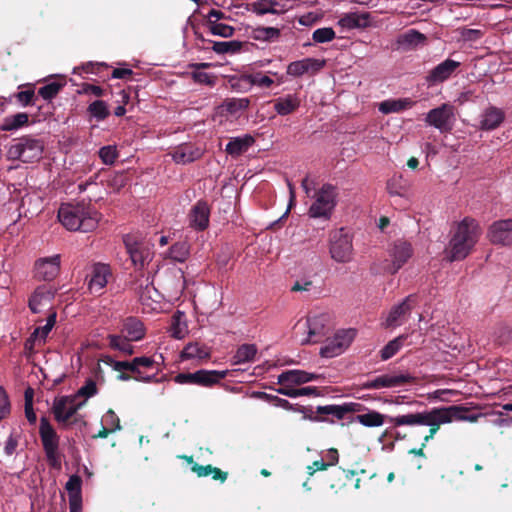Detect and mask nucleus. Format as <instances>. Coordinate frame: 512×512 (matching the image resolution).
<instances>
[{
	"label": "nucleus",
	"mask_w": 512,
	"mask_h": 512,
	"mask_svg": "<svg viewBox=\"0 0 512 512\" xmlns=\"http://www.w3.org/2000/svg\"><path fill=\"white\" fill-rule=\"evenodd\" d=\"M481 235L482 228L476 219L467 216L456 222L451 229V238L445 250L446 259L450 262L465 259Z\"/></svg>",
	"instance_id": "f257e3e1"
},
{
	"label": "nucleus",
	"mask_w": 512,
	"mask_h": 512,
	"mask_svg": "<svg viewBox=\"0 0 512 512\" xmlns=\"http://www.w3.org/2000/svg\"><path fill=\"white\" fill-rule=\"evenodd\" d=\"M389 423L394 427L400 426H427L428 434L423 437V446H426L440 430L442 425L452 423L448 406L434 407L422 412L397 415L389 418Z\"/></svg>",
	"instance_id": "f03ea898"
},
{
	"label": "nucleus",
	"mask_w": 512,
	"mask_h": 512,
	"mask_svg": "<svg viewBox=\"0 0 512 512\" xmlns=\"http://www.w3.org/2000/svg\"><path fill=\"white\" fill-rule=\"evenodd\" d=\"M58 220L69 231L86 233L96 229L100 215L85 204H63L58 210Z\"/></svg>",
	"instance_id": "7ed1b4c3"
},
{
	"label": "nucleus",
	"mask_w": 512,
	"mask_h": 512,
	"mask_svg": "<svg viewBox=\"0 0 512 512\" xmlns=\"http://www.w3.org/2000/svg\"><path fill=\"white\" fill-rule=\"evenodd\" d=\"M44 143L41 139L23 136L15 139L7 150V157L11 160H20L32 163L42 158Z\"/></svg>",
	"instance_id": "20e7f679"
},
{
	"label": "nucleus",
	"mask_w": 512,
	"mask_h": 512,
	"mask_svg": "<svg viewBox=\"0 0 512 512\" xmlns=\"http://www.w3.org/2000/svg\"><path fill=\"white\" fill-rule=\"evenodd\" d=\"M337 204V191L331 184H324L313 196L308 214L311 218L329 219Z\"/></svg>",
	"instance_id": "39448f33"
},
{
	"label": "nucleus",
	"mask_w": 512,
	"mask_h": 512,
	"mask_svg": "<svg viewBox=\"0 0 512 512\" xmlns=\"http://www.w3.org/2000/svg\"><path fill=\"white\" fill-rule=\"evenodd\" d=\"M39 434L48 464L55 469H60L59 436L45 417L40 420Z\"/></svg>",
	"instance_id": "423d86ee"
},
{
	"label": "nucleus",
	"mask_w": 512,
	"mask_h": 512,
	"mask_svg": "<svg viewBox=\"0 0 512 512\" xmlns=\"http://www.w3.org/2000/svg\"><path fill=\"white\" fill-rule=\"evenodd\" d=\"M250 100L247 97L227 98L219 104L214 111V120L221 125L234 123L248 109Z\"/></svg>",
	"instance_id": "0eeeda50"
},
{
	"label": "nucleus",
	"mask_w": 512,
	"mask_h": 512,
	"mask_svg": "<svg viewBox=\"0 0 512 512\" xmlns=\"http://www.w3.org/2000/svg\"><path fill=\"white\" fill-rule=\"evenodd\" d=\"M425 122L441 133L451 132L456 122V109L449 103H443L426 114Z\"/></svg>",
	"instance_id": "6e6552de"
},
{
	"label": "nucleus",
	"mask_w": 512,
	"mask_h": 512,
	"mask_svg": "<svg viewBox=\"0 0 512 512\" xmlns=\"http://www.w3.org/2000/svg\"><path fill=\"white\" fill-rule=\"evenodd\" d=\"M387 253L389 258L386 270L391 274H395L409 261L414 251L410 242L398 239L390 244Z\"/></svg>",
	"instance_id": "1a4fd4ad"
},
{
	"label": "nucleus",
	"mask_w": 512,
	"mask_h": 512,
	"mask_svg": "<svg viewBox=\"0 0 512 512\" xmlns=\"http://www.w3.org/2000/svg\"><path fill=\"white\" fill-rule=\"evenodd\" d=\"M330 254L332 259L339 263H347L352 260V237L343 228L331 233Z\"/></svg>",
	"instance_id": "9d476101"
},
{
	"label": "nucleus",
	"mask_w": 512,
	"mask_h": 512,
	"mask_svg": "<svg viewBox=\"0 0 512 512\" xmlns=\"http://www.w3.org/2000/svg\"><path fill=\"white\" fill-rule=\"evenodd\" d=\"M327 323L328 317L326 315H313L307 317L304 322L299 321L294 329L296 334L300 331L307 332V336L301 339L302 344H307L319 341V338L325 334Z\"/></svg>",
	"instance_id": "9b49d317"
},
{
	"label": "nucleus",
	"mask_w": 512,
	"mask_h": 512,
	"mask_svg": "<svg viewBox=\"0 0 512 512\" xmlns=\"http://www.w3.org/2000/svg\"><path fill=\"white\" fill-rule=\"evenodd\" d=\"M227 373V370H198L193 373H180L175 376V382L178 384H196L209 387L224 379Z\"/></svg>",
	"instance_id": "f8f14e48"
},
{
	"label": "nucleus",
	"mask_w": 512,
	"mask_h": 512,
	"mask_svg": "<svg viewBox=\"0 0 512 512\" xmlns=\"http://www.w3.org/2000/svg\"><path fill=\"white\" fill-rule=\"evenodd\" d=\"M356 336L354 329L342 330L328 339L324 346L320 349V355L324 358H333L342 354L351 344Z\"/></svg>",
	"instance_id": "ddd939ff"
},
{
	"label": "nucleus",
	"mask_w": 512,
	"mask_h": 512,
	"mask_svg": "<svg viewBox=\"0 0 512 512\" xmlns=\"http://www.w3.org/2000/svg\"><path fill=\"white\" fill-rule=\"evenodd\" d=\"M417 304V297L409 295L402 302L394 305L387 313L383 322L386 328H395L402 325Z\"/></svg>",
	"instance_id": "4468645a"
},
{
	"label": "nucleus",
	"mask_w": 512,
	"mask_h": 512,
	"mask_svg": "<svg viewBox=\"0 0 512 512\" xmlns=\"http://www.w3.org/2000/svg\"><path fill=\"white\" fill-rule=\"evenodd\" d=\"M415 378L410 374H383L364 382L362 389L395 388L413 383Z\"/></svg>",
	"instance_id": "2eb2a0df"
},
{
	"label": "nucleus",
	"mask_w": 512,
	"mask_h": 512,
	"mask_svg": "<svg viewBox=\"0 0 512 512\" xmlns=\"http://www.w3.org/2000/svg\"><path fill=\"white\" fill-rule=\"evenodd\" d=\"M127 253L135 267L142 268L151 259V251L147 244L139 242L131 235L123 238Z\"/></svg>",
	"instance_id": "dca6fc26"
},
{
	"label": "nucleus",
	"mask_w": 512,
	"mask_h": 512,
	"mask_svg": "<svg viewBox=\"0 0 512 512\" xmlns=\"http://www.w3.org/2000/svg\"><path fill=\"white\" fill-rule=\"evenodd\" d=\"M56 290L48 285L38 286L29 298V308L33 313H42L52 308Z\"/></svg>",
	"instance_id": "f3484780"
},
{
	"label": "nucleus",
	"mask_w": 512,
	"mask_h": 512,
	"mask_svg": "<svg viewBox=\"0 0 512 512\" xmlns=\"http://www.w3.org/2000/svg\"><path fill=\"white\" fill-rule=\"evenodd\" d=\"M83 402H76V397L62 396L55 398L52 406V411L55 419L59 423L67 422L84 404Z\"/></svg>",
	"instance_id": "a211bd4d"
},
{
	"label": "nucleus",
	"mask_w": 512,
	"mask_h": 512,
	"mask_svg": "<svg viewBox=\"0 0 512 512\" xmlns=\"http://www.w3.org/2000/svg\"><path fill=\"white\" fill-rule=\"evenodd\" d=\"M487 237L495 245H512V219L493 222L488 229Z\"/></svg>",
	"instance_id": "6ab92c4d"
},
{
	"label": "nucleus",
	"mask_w": 512,
	"mask_h": 512,
	"mask_svg": "<svg viewBox=\"0 0 512 512\" xmlns=\"http://www.w3.org/2000/svg\"><path fill=\"white\" fill-rule=\"evenodd\" d=\"M60 255L41 258L35 263V277L39 280L51 281L60 271Z\"/></svg>",
	"instance_id": "aec40b11"
},
{
	"label": "nucleus",
	"mask_w": 512,
	"mask_h": 512,
	"mask_svg": "<svg viewBox=\"0 0 512 512\" xmlns=\"http://www.w3.org/2000/svg\"><path fill=\"white\" fill-rule=\"evenodd\" d=\"M461 66L460 61L453 59H446L436 65L426 76V81L429 85L442 83L448 80Z\"/></svg>",
	"instance_id": "412c9836"
},
{
	"label": "nucleus",
	"mask_w": 512,
	"mask_h": 512,
	"mask_svg": "<svg viewBox=\"0 0 512 512\" xmlns=\"http://www.w3.org/2000/svg\"><path fill=\"white\" fill-rule=\"evenodd\" d=\"M112 278V271L109 265L97 263L93 265L88 288L92 294H101L109 280Z\"/></svg>",
	"instance_id": "4be33fe9"
},
{
	"label": "nucleus",
	"mask_w": 512,
	"mask_h": 512,
	"mask_svg": "<svg viewBox=\"0 0 512 512\" xmlns=\"http://www.w3.org/2000/svg\"><path fill=\"white\" fill-rule=\"evenodd\" d=\"M319 376L314 373H309L303 370H288L278 375L277 383L282 387H292L294 385H301L314 380H317Z\"/></svg>",
	"instance_id": "5701e85b"
},
{
	"label": "nucleus",
	"mask_w": 512,
	"mask_h": 512,
	"mask_svg": "<svg viewBox=\"0 0 512 512\" xmlns=\"http://www.w3.org/2000/svg\"><path fill=\"white\" fill-rule=\"evenodd\" d=\"M170 155L175 163L185 165L199 159L203 155V149L193 144H181Z\"/></svg>",
	"instance_id": "b1692460"
},
{
	"label": "nucleus",
	"mask_w": 512,
	"mask_h": 512,
	"mask_svg": "<svg viewBox=\"0 0 512 512\" xmlns=\"http://www.w3.org/2000/svg\"><path fill=\"white\" fill-rule=\"evenodd\" d=\"M210 209L206 202H197L189 213V224L195 230H205L209 225Z\"/></svg>",
	"instance_id": "393cba45"
},
{
	"label": "nucleus",
	"mask_w": 512,
	"mask_h": 512,
	"mask_svg": "<svg viewBox=\"0 0 512 512\" xmlns=\"http://www.w3.org/2000/svg\"><path fill=\"white\" fill-rule=\"evenodd\" d=\"M324 66V61L313 58H305L299 61L290 63L287 67V74L299 77L309 71H319Z\"/></svg>",
	"instance_id": "a878e982"
},
{
	"label": "nucleus",
	"mask_w": 512,
	"mask_h": 512,
	"mask_svg": "<svg viewBox=\"0 0 512 512\" xmlns=\"http://www.w3.org/2000/svg\"><path fill=\"white\" fill-rule=\"evenodd\" d=\"M504 119L505 113L502 109L495 106H489L481 115L480 129L494 130L503 123Z\"/></svg>",
	"instance_id": "bb28decb"
},
{
	"label": "nucleus",
	"mask_w": 512,
	"mask_h": 512,
	"mask_svg": "<svg viewBox=\"0 0 512 512\" xmlns=\"http://www.w3.org/2000/svg\"><path fill=\"white\" fill-rule=\"evenodd\" d=\"M211 356V349L200 342H189L180 353L181 360H206Z\"/></svg>",
	"instance_id": "cd10ccee"
},
{
	"label": "nucleus",
	"mask_w": 512,
	"mask_h": 512,
	"mask_svg": "<svg viewBox=\"0 0 512 512\" xmlns=\"http://www.w3.org/2000/svg\"><path fill=\"white\" fill-rule=\"evenodd\" d=\"M426 40L427 38L423 33L415 29H409L398 36L397 44L403 50H412L425 45Z\"/></svg>",
	"instance_id": "c85d7f7f"
},
{
	"label": "nucleus",
	"mask_w": 512,
	"mask_h": 512,
	"mask_svg": "<svg viewBox=\"0 0 512 512\" xmlns=\"http://www.w3.org/2000/svg\"><path fill=\"white\" fill-rule=\"evenodd\" d=\"M247 79L250 84L261 88H269L274 83L281 85L285 82V77L283 74L272 71H269L267 74L257 72L249 75Z\"/></svg>",
	"instance_id": "c756f323"
},
{
	"label": "nucleus",
	"mask_w": 512,
	"mask_h": 512,
	"mask_svg": "<svg viewBox=\"0 0 512 512\" xmlns=\"http://www.w3.org/2000/svg\"><path fill=\"white\" fill-rule=\"evenodd\" d=\"M254 144V138L245 134L239 137H233L227 143L225 151L232 157H238L245 153Z\"/></svg>",
	"instance_id": "7c9ffc66"
},
{
	"label": "nucleus",
	"mask_w": 512,
	"mask_h": 512,
	"mask_svg": "<svg viewBox=\"0 0 512 512\" xmlns=\"http://www.w3.org/2000/svg\"><path fill=\"white\" fill-rule=\"evenodd\" d=\"M143 323L134 317H128L123 321L122 332L130 341H139L145 336Z\"/></svg>",
	"instance_id": "2f4dec72"
},
{
	"label": "nucleus",
	"mask_w": 512,
	"mask_h": 512,
	"mask_svg": "<svg viewBox=\"0 0 512 512\" xmlns=\"http://www.w3.org/2000/svg\"><path fill=\"white\" fill-rule=\"evenodd\" d=\"M396 416H388L381 414L380 412L376 410H369L367 413L364 414H358L355 417V421L360 423L361 425L365 427H380L385 422L389 423V418H395Z\"/></svg>",
	"instance_id": "473e14b6"
},
{
	"label": "nucleus",
	"mask_w": 512,
	"mask_h": 512,
	"mask_svg": "<svg viewBox=\"0 0 512 512\" xmlns=\"http://www.w3.org/2000/svg\"><path fill=\"white\" fill-rule=\"evenodd\" d=\"M370 14L363 12H353L344 15L340 20L339 24L348 29L354 28H365L370 24Z\"/></svg>",
	"instance_id": "72a5a7b5"
},
{
	"label": "nucleus",
	"mask_w": 512,
	"mask_h": 512,
	"mask_svg": "<svg viewBox=\"0 0 512 512\" xmlns=\"http://www.w3.org/2000/svg\"><path fill=\"white\" fill-rule=\"evenodd\" d=\"M414 101L410 98H402V99H389L382 101L378 109L383 114L390 113H399L401 111L410 109L414 105Z\"/></svg>",
	"instance_id": "f704fd0d"
},
{
	"label": "nucleus",
	"mask_w": 512,
	"mask_h": 512,
	"mask_svg": "<svg viewBox=\"0 0 512 512\" xmlns=\"http://www.w3.org/2000/svg\"><path fill=\"white\" fill-rule=\"evenodd\" d=\"M299 106V98L292 94L277 98L274 101V109L281 116L293 113Z\"/></svg>",
	"instance_id": "c9c22d12"
},
{
	"label": "nucleus",
	"mask_w": 512,
	"mask_h": 512,
	"mask_svg": "<svg viewBox=\"0 0 512 512\" xmlns=\"http://www.w3.org/2000/svg\"><path fill=\"white\" fill-rule=\"evenodd\" d=\"M56 316L57 313L55 311L50 312L46 324L34 330L29 339H27V344L32 341H44L56 323Z\"/></svg>",
	"instance_id": "e433bc0d"
},
{
	"label": "nucleus",
	"mask_w": 512,
	"mask_h": 512,
	"mask_svg": "<svg viewBox=\"0 0 512 512\" xmlns=\"http://www.w3.org/2000/svg\"><path fill=\"white\" fill-rule=\"evenodd\" d=\"M448 409L450 412V416L452 418V422L453 421H467V422L475 423L479 420V418H481L482 416L485 415L482 413L468 415L467 414L468 408L465 406H462V405H451V406H448Z\"/></svg>",
	"instance_id": "4c0bfd02"
},
{
	"label": "nucleus",
	"mask_w": 512,
	"mask_h": 512,
	"mask_svg": "<svg viewBox=\"0 0 512 512\" xmlns=\"http://www.w3.org/2000/svg\"><path fill=\"white\" fill-rule=\"evenodd\" d=\"M408 335L402 334L393 340L389 341L380 351V356L383 361L392 358L403 347L404 342Z\"/></svg>",
	"instance_id": "58836bf2"
},
{
	"label": "nucleus",
	"mask_w": 512,
	"mask_h": 512,
	"mask_svg": "<svg viewBox=\"0 0 512 512\" xmlns=\"http://www.w3.org/2000/svg\"><path fill=\"white\" fill-rule=\"evenodd\" d=\"M257 353V348L254 344L241 345L235 355L233 356L234 364H244L254 360Z\"/></svg>",
	"instance_id": "ea45409f"
},
{
	"label": "nucleus",
	"mask_w": 512,
	"mask_h": 512,
	"mask_svg": "<svg viewBox=\"0 0 512 512\" xmlns=\"http://www.w3.org/2000/svg\"><path fill=\"white\" fill-rule=\"evenodd\" d=\"M251 11L257 15L277 14L282 11L279 4L272 0H257L251 4Z\"/></svg>",
	"instance_id": "a19ab883"
},
{
	"label": "nucleus",
	"mask_w": 512,
	"mask_h": 512,
	"mask_svg": "<svg viewBox=\"0 0 512 512\" xmlns=\"http://www.w3.org/2000/svg\"><path fill=\"white\" fill-rule=\"evenodd\" d=\"M28 123V115L24 112L17 113L14 115L7 116L3 119V123L1 125L2 130L4 131H13L17 130Z\"/></svg>",
	"instance_id": "79ce46f5"
},
{
	"label": "nucleus",
	"mask_w": 512,
	"mask_h": 512,
	"mask_svg": "<svg viewBox=\"0 0 512 512\" xmlns=\"http://www.w3.org/2000/svg\"><path fill=\"white\" fill-rule=\"evenodd\" d=\"M192 471L195 472L199 477L212 476L213 479H219L222 482L227 479V473L222 472L219 468L213 467L211 465L202 466L199 464H194L192 466Z\"/></svg>",
	"instance_id": "37998d69"
},
{
	"label": "nucleus",
	"mask_w": 512,
	"mask_h": 512,
	"mask_svg": "<svg viewBox=\"0 0 512 512\" xmlns=\"http://www.w3.org/2000/svg\"><path fill=\"white\" fill-rule=\"evenodd\" d=\"M132 364L134 366V373L136 374L135 380L149 382L152 379L151 376H143L140 370L141 368H152L154 365L152 358L146 356L136 357L132 360Z\"/></svg>",
	"instance_id": "c03bdc74"
},
{
	"label": "nucleus",
	"mask_w": 512,
	"mask_h": 512,
	"mask_svg": "<svg viewBox=\"0 0 512 512\" xmlns=\"http://www.w3.org/2000/svg\"><path fill=\"white\" fill-rule=\"evenodd\" d=\"M41 196L35 192L27 193L22 197L21 206L26 208L24 213L35 214L41 210Z\"/></svg>",
	"instance_id": "a18cd8bd"
},
{
	"label": "nucleus",
	"mask_w": 512,
	"mask_h": 512,
	"mask_svg": "<svg viewBox=\"0 0 512 512\" xmlns=\"http://www.w3.org/2000/svg\"><path fill=\"white\" fill-rule=\"evenodd\" d=\"M108 342L111 348L119 350L124 354L131 355L134 350L127 337L119 335H109Z\"/></svg>",
	"instance_id": "49530a36"
},
{
	"label": "nucleus",
	"mask_w": 512,
	"mask_h": 512,
	"mask_svg": "<svg viewBox=\"0 0 512 512\" xmlns=\"http://www.w3.org/2000/svg\"><path fill=\"white\" fill-rule=\"evenodd\" d=\"M82 479L78 475H72L68 479L65 485V489L68 492L69 499H82L81 496Z\"/></svg>",
	"instance_id": "de8ad7c7"
},
{
	"label": "nucleus",
	"mask_w": 512,
	"mask_h": 512,
	"mask_svg": "<svg viewBox=\"0 0 512 512\" xmlns=\"http://www.w3.org/2000/svg\"><path fill=\"white\" fill-rule=\"evenodd\" d=\"M189 256V246L186 242H179L171 246L169 257L177 262H184Z\"/></svg>",
	"instance_id": "09e8293b"
},
{
	"label": "nucleus",
	"mask_w": 512,
	"mask_h": 512,
	"mask_svg": "<svg viewBox=\"0 0 512 512\" xmlns=\"http://www.w3.org/2000/svg\"><path fill=\"white\" fill-rule=\"evenodd\" d=\"M276 391H277V393H279L281 395L291 397V398L316 394L315 387H303V388L281 387V388H278Z\"/></svg>",
	"instance_id": "8fccbe9b"
},
{
	"label": "nucleus",
	"mask_w": 512,
	"mask_h": 512,
	"mask_svg": "<svg viewBox=\"0 0 512 512\" xmlns=\"http://www.w3.org/2000/svg\"><path fill=\"white\" fill-rule=\"evenodd\" d=\"M387 190L392 196L405 197L408 193V186L403 183L401 177H394L387 182Z\"/></svg>",
	"instance_id": "3c124183"
},
{
	"label": "nucleus",
	"mask_w": 512,
	"mask_h": 512,
	"mask_svg": "<svg viewBox=\"0 0 512 512\" xmlns=\"http://www.w3.org/2000/svg\"><path fill=\"white\" fill-rule=\"evenodd\" d=\"M208 29L213 35L223 38L232 37L235 31L234 27L228 24L217 22L216 20L210 21V26H208Z\"/></svg>",
	"instance_id": "603ef678"
},
{
	"label": "nucleus",
	"mask_w": 512,
	"mask_h": 512,
	"mask_svg": "<svg viewBox=\"0 0 512 512\" xmlns=\"http://www.w3.org/2000/svg\"><path fill=\"white\" fill-rule=\"evenodd\" d=\"M241 44L238 41L214 42L213 51L217 54L235 53L240 50Z\"/></svg>",
	"instance_id": "864d4df0"
},
{
	"label": "nucleus",
	"mask_w": 512,
	"mask_h": 512,
	"mask_svg": "<svg viewBox=\"0 0 512 512\" xmlns=\"http://www.w3.org/2000/svg\"><path fill=\"white\" fill-rule=\"evenodd\" d=\"M335 31L331 27L316 29L312 34V39L316 43L330 42L335 38Z\"/></svg>",
	"instance_id": "5fc2aeb1"
},
{
	"label": "nucleus",
	"mask_w": 512,
	"mask_h": 512,
	"mask_svg": "<svg viewBox=\"0 0 512 512\" xmlns=\"http://www.w3.org/2000/svg\"><path fill=\"white\" fill-rule=\"evenodd\" d=\"M88 110L91 113V115H93L98 120L105 119L109 114L107 105L105 104V102L101 100L92 102L89 105Z\"/></svg>",
	"instance_id": "6e6d98bb"
},
{
	"label": "nucleus",
	"mask_w": 512,
	"mask_h": 512,
	"mask_svg": "<svg viewBox=\"0 0 512 512\" xmlns=\"http://www.w3.org/2000/svg\"><path fill=\"white\" fill-rule=\"evenodd\" d=\"M317 413L324 415H332L336 417L338 420H342L345 417L343 405H325L318 406Z\"/></svg>",
	"instance_id": "4d7b16f0"
},
{
	"label": "nucleus",
	"mask_w": 512,
	"mask_h": 512,
	"mask_svg": "<svg viewBox=\"0 0 512 512\" xmlns=\"http://www.w3.org/2000/svg\"><path fill=\"white\" fill-rule=\"evenodd\" d=\"M102 424L110 428V431H117L121 429L120 420L113 410H108L102 417Z\"/></svg>",
	"instance_id": "13d9d810"
},
{
	"label": "nucleus",
	"mask_w": 512,
	"mask_h": 512,
	"mask_svg": "<svg viewBox=\"0 0 512 512\" xmlns=\"http://www.w3.org/2000/svg\"><path fill=\"white\" fill-rule=\"evenodd\" d=\"M182 316V314L174 316L173 324L170 331L172 337H174L175 339H182L186 334V325L185 323L181 322Z\"/></svg>",
	"instance_id": "bf43d9fd"
},
{
	"label": "nucleus",
	"mask_w": 512,
	"mask_h": 512,
	"mask_svg": "<svg viewBox=\"0 0 512 512\" xmlns=\"http://www.w3.org/2000/svg\"><path fill=\"white\" fill-rule=\"evenodd\" d=\"M192 79L199 84L214 86L216 77L212 74L195 70L191 73Z\"/></svg>",
	"instance_id": "052dcab7"
},
{
	"label": "nucleus",
	"mask_w": 512,
	"mask_h": 512,
	"mask_svg": "<svg viewBox=\"0 0 512 512\" xmlns=\"http://www.w3.org/2000/svg\"><path fill=\"white\" fill-rule=\"evenodd\" d=\"M61 89V85L58 83H49L41 87L38 91L39 95L45 100L52 99L55 97Z\"/></svg>",
	"instance_id": "680f3d73"
},
{
	"label": "nucleus",
	"mask_w": 512,
	"mask_h": 512,
	"mask_svg": "<svg viewBox=\"0 0 512 512\" xmlns=\"http://www.w3.org/2000/svg\"><path fill=\"white\" fill-rule=\"evenodd\" d=\"M105 363L108 364L114 371H131L134 373V366L132 364V361H115L111 358H107L105 360Z\"/></svg>",
	"instance_id": "e2e57ef3"
},
{
	"label": "nucleus",
	"mask_w": 512,
	"mask_h": 512,
	"mask_svg": "<svg viewBox=\"0 0 512 512\" xmlns=\"http://www.w3.org/2000/svg\"><path fill=\"white\" fill-rule=\"evenodd\" d=\"M99 157L105 164H113L117 158V150L114 146H104L99 150Z\"/></svg>",
	"instance_id": "0e129e2a"
},
{
	"label": "nucleus",
	"mask_w": 512,
	"mask_h": 512,
	"mask_svg": "<svg viewBox=\"0 0 512 512\" xmlns=\"http://www.w3.org/2000/svg\"><path fill=\"white\" fill-rule=\"evenodd\" d=\"M97 393L96 383L93 380H87L77 392V397H84L85 399L94 396Z\"/></svg>",
	"instance_id": "69168bd1"
},
{
	"label": "nucleus",
	"mask_w": 512,
	"mask_h": 512,
	"mask_svg": "<svg viewBox=\"0 0 512 512\" xmlns=\"http://www.w3.org/2000/svg\"><path fill=\"white\" fill-rule=\"evenodd\" d=\"M10 413V402L5 389L0 386V420L7 417Z\"/></svg>",
	"instance_id": "338daca9"
},
{
	"label": "nucleus",
	"mask_w": 512,
	"mask_h": 512,
	"mask_svg": "<svg viewBox=\"0 0 512 512\" xmlns=\"http://www.w3.org/2000/svg\"><path fill=\"white\" fill-rule=\"evenodd\" d=\"M257 39L271 40L279 37L280 31L274 27H262L256 30Z\"/></svg>",
	"instance_id": "774afa93"
}]
</instances>
